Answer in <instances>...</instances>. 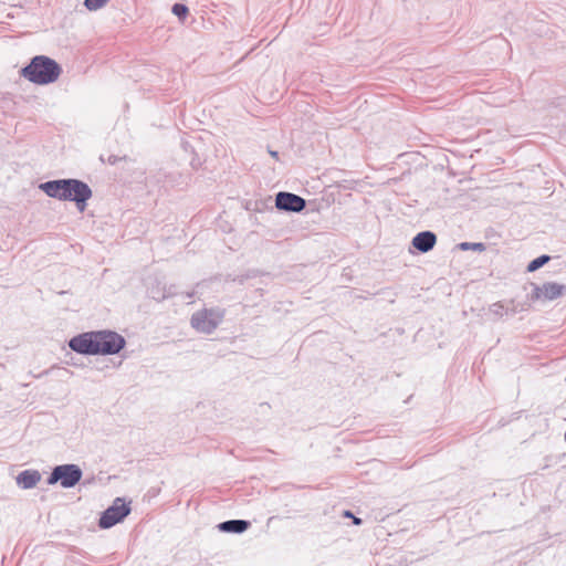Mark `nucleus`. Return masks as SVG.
I'll list each match as a JSON object with an SVG mask.
<instances>
[{
  "label": "nucleus",
  "mask_w": 566,
  "mask_h": 566,
  "mask_svg": "<svg viewBox=\"0 0 566 566\" xmlns=\"http://www.w3.org/2000/svg\"><path fill=\"white\" fill-rule=\"evenodd\" d=\"M125 338L113 331H96L73 337L69 346L83 355H114L125 347Z\"/></svg>",
  "instance_id": "obj_1"
},
{
  "label": "nucleus",
  "mask_w": 566,
  "mask_h": 566,
  "mask_svg": "<svg viewBox=\"0 0 566 566\" xmlns=\"http://www.w3.org/2000/svg\"><path fill=\"white\" fill-rule=\"evenodd\" d=\"M39 188L49 197L61 201H74L78 211L83 212L86 202L92 198V189L80 179H57L43 182Z\"/></svg>",
  "instance_id": "obj_2"
},
{
  "label": "nucleus",
  "mask_w": 566,
  "mask_h": 566,
  "mask_svg": "<svg viewBox=\"0 0 566 566\" xmlns=\"http://www.w3.org/2000/svg\"><path fill=\"white\" fill-rule=\"evenodd\" d=\"M61 73L62 69L59 63L45 55L34 56L30 64L21 71L23 77L39 85L55 82Z\"/></svg>",
  "instance_id": "obj_3"
},
{
  "label": "nucleus",
  "mask_w": 566,
  "mask_h": 566,
  "mask_svg": "<svg viewBox=\"0 0 566 566\" xmlns=\"http://www.w3.org/2000/svg\"><path fill=\"white\" fill-rule=\"evenodd\" d=\"M223 312L218 308H205L191 316V326L205 334L212 333L223 319Z\"/></svg>",
  "instance_id": "obj_4"
},
{
  "label": "nucleus",
  "mask_w": 566,
  "mask_h": 566,
  "mask_svg": "<svg viewBox=\"0 0 566 566\" xmlns=\"http://www.w3.org/2000/svg\"><path fill=\"white\" fill-rule=\"evenodd\" d=\"M83 472L81 468L76 464H62L56 465L49 479V484H55L57 482L61 483V486L64 489H71L75 486L82 479Z\"/></svg>",
  "instance_id": "obj_5"
},
{
  "label": "nucleus",
  "mask_w": 566,
  "mask_h": 566,
  "mask_svg": "<svg viewBox=\"0 0 566 566\" xmlns=\"http://www.w3.org/2000/svg\"><path fill=\"white\" fill-rule=\"evenodd\" d=\"M130 513V507L120 497H116L113 504L103 512L98 525L101 528H109L123 521Z\"/></svg>",
  "instance_id": "obj_6"
},
{
  "label": "nucleus",
  "mask_w": 566,
  "mask_h": 566,
  "mask_svg": "<svg viewBox=\"0 0 566 566\" xmlns=\"http://www.w3.org/2000/svg\"><path fill=\"white\" fill-rule=\"evenodd\" d=\"M566 294V284L547 282L543 285H536L533 290V300L554 301Z\"/></svg>",
  "instance_id": "obj_7"
},
{
  "label": "nucleus",
  "mask_w": 566,
  "mask_h": 566,
  "mask_svg": "<svg viewBox=\"0 0 566 566\" xmlns=\"http://www.w3.org/2000/svg\"><path fill=\"white\" fill-rule=\"evenodd\" d=\"M275 206L279 210L300 212L306 207V201L297 195L282 191L276 195Z\"/></svg>",
  "instance_id": "obj_8"
},
{
  "label": "nucleus",
  "mask_w": 566,
  "mask_h": 566,
  "mask_svg": "<svg viewBox=\"0 0 566 566\" xmlns=\"http://www.w3.org/2000/svg\"><path fill=\"white\" fill-rule=\"evenodd\" d=\"M436 242L437 237L431 231H422L412 239V245L422 253L432 250Z\"/></svg>",
  "instance_id": "obj_9"
},
{
  "label": "nucleus",
  "mask_w": 566,
  "mask_h": 566,
  "mask_svg": "<svg viewBox=\"0 0 566 566\" xmlns=\"http://www.w3.org/2000/svg\"><path fill=\"white\" fill-rule=\"evenodd\" d=\"M41 480V474L38 470H24L17 476V484L22 489H32Z\"/></svg>",
  "instance_id": "obj_10"
},
{
  "label": "nucleus",
  "mask_w": 566,
  "mask_h": 566,
  "mask_svg": "<svg viewBox=\"0 0 566 566\" xmlns=\"http://www.w3.org/2000/svg\"><path fill=\"white\" fill-rule=\"evenodd\" d=\"M249 526H250V522H248V521L229 520V521L220 523L218 525V528L221 532L240 534V533H243L244 531H247L249 528Z\"/></svg>",
  "instance_id": "obj_11"
},
{
  "label": "nucleus",
  "mask_w": 566,
  "mask_h": 566,
  "mask_svg": "<svg viewBox=\"0 0 566 566\" xmlns=\"http://www.w3.org/2000/svg\"><path fill=\"white\" fill-rule=\"evenodd\" d=\"M548 261H549L548 255H541L528 263L527 271L534 272V271L538 270L539 268H542L544 264H546Z\"/></svg>",
  "instance_id": "obj_12"
},
{
  "label": "nucleus",
  "mask_w": 566,
  "mask_h": 566,
  "mask_svg": "<svg viewBox=\"0 0 566 566\" xmlns=\"http://www.w3.org/2000/svg\"><path fill=\"white\" fill-rule=\"evenodd\" d=\"M459 248L462 251L473 250V251L482 252L485 250L484 243H481V242H462L459 244Z\"/></svg>",
  "instance_id": "obj_13"
},
{
  "label": "nucleus",
  "mask_w": 566,
  "mask_h": 566,
  "mask_svg": "<svg viewBox=\"0 0 566 566\" xmlns=\"http://www.w3.org/2000/svg\"><path fill=\"white\" fill-rule=\"evenodd\" d=\"M171 11L180 20H185L189 13L188 7L182 3H175L171 8Z\"/></svg>",
  "instance_id": "obj_14"
},
{
  "label": "nucleus",
  "mask_w": 566,
  "mask_h": 566,
  "mask_svg": "<svg viewBox=\"0 0 566 566\" xmlns=\"http://www.w3.org/2000/svg\"><path fill=\"white\" fill-rule=\"evenodd\" d=\"M109 0H85L84 6L90 11H96L108 3Z\"/></svg>",
  "instance_id": "obj_15"
},
{
  "label": "nucleus",
  "mask_w": 566,
  "mask_h": 566,
  "mask_svg": "<svg viewBox=\"0 0 566 566\" xmlns=\"http://www.w3.org/2000/svg\"><path fill=\"white\" fill-rule=\"evenodd\" d=\"M490 313L496 317H502L505 314H507V308H505V306L501 303V302H496L494 304H492L489 308Z\"/></svg>",
  "instance_id": "obj_16"
},
{
  "label": "nucleus",
  "mask_w": 566,
  "mask_h": 566,
  "mask_svg": "<svg viewBox=\"0 0 566 566\" xmlns=\"http://www.w3.org/2000/svg\"><path fill=\"white\" fill-rule=\"evenodd\" d=\"M269 154L274 158V159H279V153L275 151V150H269Z\"/></svg>",
  "instance_id": "obj_17"
},
{
  "label": "nucleus",
  "mask_w": 566,
  "mask_h": 566,
  "mask_svg": "<svg viewBox=\"0 0 566 566\" xmlns=\"http://www.w3.org/2000/svg\"><path fill=\"white\" fill-rule=\"evenodd\" d=\"M354 523H355V524H360V523H361V521H360V518L355 517V518H354Z\"/></svg>",
  "instance_id": "obj_18"
}]
</instances>
